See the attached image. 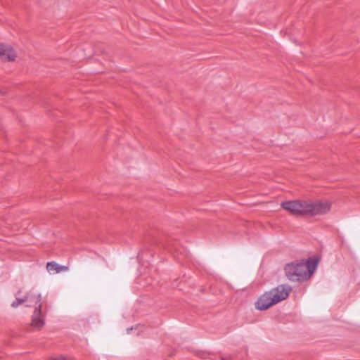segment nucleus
Masks as SVG:
<instances>
[{
	"mask_svg": "<svg viewBox=\"0 0 360 360\" xmlns=\"http://www.w3.org/2000/svg\"><path fill=\"white\" fill-rule=\"evenodd\" d=\"M25 300L26 307H34V309L40 307L42 309L43 302L41 301V296L39 293L34 292H30L24 298Z\"/></svg>",
	"mask_w": 360,
	"mask_h": 360,
	"instance_id": "5",
	"label": "nucleus"
},
{
	"mask_svg": "<svg viewBox=\"0 0 360 360\" xmlns=\"http://www.w3.org/2000/svg\"><path fill=\"white\" fill-rule=\"evenodd\" d=\"M292 288L289 285H281L261 295L255 304L256 309L266 310L271 306L285 300Z\"/></svg>",
	"mask_w": 360,
	"mask_h": 360,
	"instance_id": "2",
	"label": "nucleus"
},
{
	"mask_svg": "<svg viewBox=\"0 0 360 360\" xmlns=\"http://www.w3.org/2000/svg\"><path fill=\"white\" fill-rule=\"evenodd\" d=\"M0 56L4 60L13 61L16 58L15 50L9 45L0 44Z\"/></svg>",
	"mask_w": 360,
	"mask_h": 360,
	"instance_id": "6",
	"label": "nucleus"
},
{
	"mask_svg": "<svg viewBox=\"0 0 360 360\" xmlns=\"http://www.w3.org/2000/svg\"><path fill=\"white\" fill-rule=\"evenodd\" d=\"M46 269L50 274H58L61 271H68V267L66 266L59 265L55 262H50L46 264Z\"/></svg>",
	"mask_w": 360,
	"mask_h": 360,
	"instance_id": "9",
	"label": "nucleus"
},
{
	"mask_svg": "<svg viewBox=\"0 0 360 360\" xmlns=\"http://www.w3.org/2000/svg\"><path fill=\"white\" fill-rule=\"evenodd\" d=\"M332 207V202L327 200H320L316 202V215H323L328 213Z\"/></svg>",
	"mask_w": 360,
	"mask_h": 360,
	"instance_id": "8",
	"label": "nucleus"
},
{
	"mask_svg": "<svg viewBox=\"0 0 360 360\" xmlns=\"http://www.w3.org/2000/svg\"><path fill=\"white\" fill-rule=\"evenodd\" d=\"M45 315L40 307L36 308L32 315L31 326L36 330H41L45 324Z\"/></svg>",
	"mask_w": 360,
	"mask_h": 360,
	"instance_id": "3",
	"label": "nucleus"
},
{
	"mask_svg": "<svg viewBox=\"0 0 360 360\" xmlns=\"http://www.w3.org/2000/svg\"><path fill=\"white\" fill-rule=\"evenodd\" d=\"M281 206L290 214L299 216V200L284 201Z\"/></svg>",
	"mask_w": 360,
	"mask_h": 360,
	"instance_id": "7",
	"label": "nucleus"
},
{
	"mask_svg": "<svg viewBox=\"0 0 360 360\" xmlns=\"http://www.w3.org/2000/svg\"><path fill=\"white\" fill-rule=\"evenodd\" d=\"M299 216L313 215L315 212V204L311 200H299Z\"/></svg>",
	"mask_w": 360,
	"mask_h": 360,
	"instance_id": "4",
	"label": "nucleus"
},
{
	"mask_svg": "<svg viewBox=\"0 0 360 360\" xmlns=\"http://www.w3.org/2000/svg\"><path fill=\"white\" fill-rule=\"evenodd\" d=\"M286 277L291 281H305L315 271V258L310 257L288 264L285 266Z\"/></svg>",
	"mask_w": 360,
	"mask_h": 360,
	"instance_id": "1",
	"label": "nucleus"
},
{
	"mask_svg": "<svg viewBox=\"0 0 360 360\" xmlns=\"http://www.w3.org/2000/svg\"><path fill=\"white\" fill-rule=\"evenodd\" d=\"M25 300H24V298H22V299L17 298L16 300L13 302V303L11 304V306L15 308V307H18L20 304L25 303Z\"/></svg>",
	"mask_w": 360,
	"mask_h": 360,
	"instance_id": "10",
	"label": "nucleus"
}]
</instances>
